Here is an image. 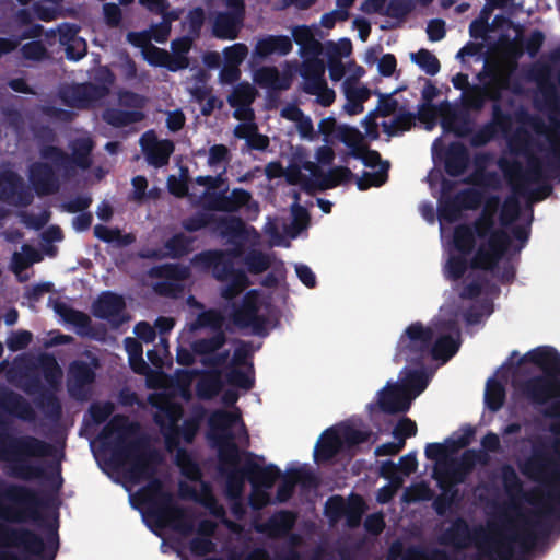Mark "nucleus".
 <instances>
[{
  "instance_id": "obj_47",
  "label": "nucleus",
  "mask_w": 560,
  "mask_h": 560,
  "mask_svg": "<svg viewBox=\"0 0 560 560\" xmlns=\"http://www.w3.org/2000/svg\"><path fill=\"white\" fill-rule=\"evenodd\" d=\"M150 275L155 278L165 279L167 281H185L191 276L189 266L177 262H166L153 267Z\"/></svg>"
},
{
  "instance_id": "obj_26",
  "label": "nucleus",
  "mask_w": 560,
  "mask_h": 560,
  "mask_svg": "<svg viewBox=\"0 0 560 560\" xmlns=\"http://www.w3.org/2000/svg\"><path fill=\"white\" fill-rule=\"evenodd\" d=\"M0 409L25 422H33L36 418V412L30 401L7 387L0 388Z\"/></svg>"
},
{
  "instance_id": "obj_7",
  "label": "nucleus",
  "mask_w": 560,
  "mask_h": 560,
  "mask_svg": "<svg viewBox=\"0 0 560 560\" xmlns=\"http://www.w3.org/2000/svg\"><path fill=\"white\" fill-rule=\"evenodd\" d=\"M49 494L25 485L0 479V520L23 523L40 518V509L49 505Z\"/></svg>"
},
{
  "instance_id": "obj_45",
  "label": "nucleus",
  "mask_w": 560,
  "mask_h": 560,
  "mask_svg": "<svg viewBox=\"0 0 560 560\" xmlns=\"http://www.w3.org/2000/svg\"><path fill=\"white\" fill-rule=\"evenodd\" d=\"M145 115L141 110H125L120 108H107L103 113V119L115 128L127 127L131 124L140 122Z\"/></svg>"
},
{
  "instance_id": "obj_20",
  "label": "nucleus",
  "mask_w": 560,
  "mask_h": 560,
  "mask_svg": "<svg viewBox=\"0 0 560 560\" xmlns=\"http://www.w3.org/2000/svg\"><path fill=\"white\" fill-rule=\"evenodd\" d=\"M23 388L27 394L39 393L36 405L47 419L57 421L61 418L62 406L59 398L43 386L37 375L28 376Z\"/></svg>"
},
{
  "instance_id": "obj_51",
  "label": "nucleus",
  "mask_w": 560,
  "mask_h": 560,
  "mask_svg": "<svg viewBox=\"0 0 560 560\" xmlns=\"http://www.w3.org/2000/svg\"><path fill=\"white\" fill-rule=\"evenodd\" d=\"M225 342L226 336L223 330H220L210 338H200L195 340L191 345V349L195 354L207 358L220 350Z\"/></svg>"
},
{
  "instance_id": "obj_39",
  "label": "nucleus",
  "mask_w": 560,
  "mask_h": 560,
  "mask_svg": "<svg viewBox=\"0 0 560 560\" xmlns=\"http://www.w3.org/2000/svg\"><path fill=\"white\" fill-rule=\"evenodd\" d=\"M478 80L482 84H478L479 88H483V95L488 101L493 103H500L502 100V92L505 88L502 78L497 71L489 69L483 70L477 75Z\"/></svg>"
},
{
  "instance_id": "obj_11",
  "label": "nucleus",
  "mask_w": 560,
  "mask_h": 560,
  "mask_svg": "<svg viewBox=\"0 0 560 560\" xmlns=\"http://www.w3.org/2000/svg\"><path fill=\"white\" fill-rule=\"evenodd\" d=\"M182 228L188 233H195L212 226L222 237L240 238L245 234V222L236 215H217L210 211H197L182 220Z\"/></svg>"
},
{
  "instance_id": "obj_43",
  "label": "nucleus",
  "mask_w": 560,
  "mask_h": 560,
  "mask_svg": "<svg viewBox=\"0 0 560 560\" xmlns=\"http://www.w3.org/2000/svg\"><path fill=\"white\" fill-rule=\"evenodd\" d=\"M314 176L318 177L319 190L332 189L341 184L350 182L355 175L347 166H335L327 173H313Z\"/></svg>"
},
{
  "instance_id": "obj_38",
  "label": "nucleus",
  "mask_w": 560,
  "mask_h": 560,
  "mask_svg": "<svg viewBox=\"0 0 560 560\" xmlns=\"http://www.w3.org/2000/svg\"><path fill=\"white\" fill-rule=\"evenodd\" d=\"M254 81L264 89L272 91L288 90L290 82L287 78L281 77L279 70L275 66H265L254 73Z\"/></svg>"
},
{
  "instance_id": "obj_40",
  "label": "nucleus",
  "mask_w": 560,
  "mask_h": 560,
  "mask_svg": "<svg viewBox=\"0 0 560 560\" xmlns=\"http://www.w3.org/2000/svg\"><path fill=\"white\" fill-rule=\"evenodd\" d=\"M78 28L68 26L61 34L60 40L66 45V57L68 60L79 61L88 54V44L85 39L77 35Z\"/></svg>"
},
{
  "instance_id": "obj_19",
  "label": "nucleus",
  "mask_w": 560,
  "mask_h": 560,
  "mask_svg": "<svg viewBox=\"0 0 560 560\" xmlns=\"http://www.w3.org/2000/svg\"><path fill=\"white\" fill-rule=\"evenodd\" d=\"M139 142L147 162L154 167L167 165L175 150V144L172 140H159L153 130L144 132Z\"/></svg>"
},
{
  "instance_id": "obj_52",
  "label": "nucleus",
  "mask_w": 560,
  "mask_h": 560,
  "mask_svg": "<svg viewBox=\"0 0 560 560\" xmlns=\"http://www.w3.org/2000/svg\"><path fill=\"white\" fill-rule=\"evenodd\" d=\"M417 115L411 112H399L390 124L384 121L382 124L383 130L389 137L401 135L410 130L416 124Z\"/></svg>"
},
{
  "instance_id": "obj_34",
  "label": "nucleus",
  "mask_w": 560,
  "mask_h": 560,
  "mask_svg": "<svg viewBox=\"0 0 560 560\" xmlns=\"http://www.w3.org/2000/svg\"><path fill=\"white\" fill-rule=\"evenodd\" d=\"M342 440L335 428L326 429L317 441L314 448V460L316 463L328 462L340 452Z\"/></svg>"
},
{
  "instance_id": "obj_22",
  "label": "nucleus",
  "mask_w": 560,
  "mask_h": 560,
  "mask_svg": "<svg viewBox=\"0 0 560 560\" xmlns=\"http://www.w3.org/2000/svg\"><path fill=\"white\" fill-rule=\"evenodd\" d=\"M238 422L242 424L245 438L248 439L247 429L242 421L241 415L221 409L213 411L208 419L210 439L213 442L220 440H235L232 428Z\"/></svg>"
},
{
  "instance_id": "obj_46",
  "label": "nucleus",
  "mask_w": 560,
  "mask_h": 560,
  "mask_svg": "<svg viewBox=\"0 0 560 560\" xmlns=\"http://www.w3.org/2000/svg\"><path fill=\"white\" fill-rule=\"evenodd\" d=\"M94 143L91 138L82 137L77 138L70 143L71 155L70 164L74 163L81 168H88L91 166L92 160L91 154L93 150Z\"/></svg>"
},
{
  "instance_id": "obj_8",
  "label": "nucleus",
  "mask_w": 560,
  "mask_h": 560,
  "mask_svg": "<svg viewBox=\"0 0 560 560\" xmlns=\"http://www.w3.org/2000/svg\"><path fill=\"white\" fill-rule=\"evenodd\" d=\"M470 226L476 238L483 241L471 259V268L493 272L511 246V236L495 228L488 215H478Z\"/></svg>"
},
{
  "instance_id": "obj_64",
  "label": "nucleus",
  "mask_w": 560,
  "mask_h": 560,
  "mask_svg": "<svg viewBox=\"0 0 560 560\" xmlns=\"http://www.w3.org/2000/svg\"><path fill=\"white\" fill-rule=\"evenodd\" d=\"M226 471V494L231 499H238L243 492L247 475L242 468L229 469Z\"/></svg>"
},
{
  "instance_id": "obj_9",
  "label": "nucleus",
  "mask_w": 560,
  "mask_h": 560,
  "mask_svg": "<svg viewBox=\"0 0 560 560\" xmlns=\"http://www.w3.org/2000/svg\"><path fill=\"white\" fill-rule=\"evenodd\" d=\"M434 330L421 322L411 323L401 334L394 355L396 363L406 362L416 368H423L430 357V347Z\"/></svg>"
},
{
  "instance_id": "obj_2",
  "label": "nucleus",
  "mask_w": 560,
  "mask_h": 560,
  "mask_svg": "<svg viewBox=\"0 0 560 560\" xmlns=\"http://www.w3.org/2000/svg\"><path fill=\"white\" fill-rule=\"evenodd\" d=\"M546 418L558 419L549 424L552 436H536L530 441V453L518 463L521 474L528 480L545 486L546 513L560 520V400L552 401L544 411Z\"/></svg>"
},
{
  "instance_id": "obj_5",
  "label": "nucleus",
  "mask_w": 560,
  "mask_h": 560,
  "mask_svg": "<svg viewBox=\"0 0 560 560\" xmlns=\"http://www.w3.org/2000/svg\"><path fill=\"white\" fill-rule=\"evenodd\" d=\"M525 363L537 366L541 374L524 380L517 386L521 395L532 405L544 406L550 399L560 400V353L552 347H537L516 363V368Z\"/></svg>"
},
{
  "instance_id": "obj_23",
  "label": "nucleus",
  "mask_w": 560,
  "mask_h": 560,
  "mask_svg": "<svg viewBox=\"0 0 560 560\" xmlns=\"http://www.w3.org/2000/svg\"><path fill=\"white\" fill-rule=\"evenodd\" d=\"M254 453H246L244 472L254 489H271L275 482L281 477L280 468L275 464L261 466L254 460Z\"/></svg>"
},
{
  "instance_id": "obj_12",
  "label": "nucleus",
  "mask_w": 560,
  "mask_h": 560,
  "mask_svg": "<svg viewBox=\"0 0 560 560\" xmlns=\"http://www.w3.org/2000/svg\"><path fill=\"white\" fill-rule=\"evenodd\" d=\"M259 310L258 292L250 290L245 293L238 305L233 306L231 319L236 327L252 328L255 336L266 337L268 335V318L260 315Z\"/></svg>"
},
{
  "instance_id": "obj_21",
  "label": "nucleus",
  "mask_w": 560,
  "mask_h": 560,
  "mask_svg": "<svg viewBox=\"0 0 560 560\" xmlns=\"http://www.w3.org/2000/svg\"><path fill=\"white\" fill-rule=\"evenodd\" d=\"M125 299L112 291L102 292L93 303V315L118 326L125 322Z\"/></svg>"
},
{
  "instance_id": "obj_54",
  "label": "nucleus",
  "mask_w": 560,
  "mask_h": 560,
  "mask_svg": "<svg viewBox=\"0 0 560 560\" xmlns=\"http://www.w3.org/2000/svg\"><path fill=\"white\" fill-rule=\"evenodd\" d=\"M166 526L172 527L174 530L183 535H190L195 529L191 515L180 505H178L172 514L165 518V527Z\"/></svg>"
},
{
  "instance_id": "obj_30",
  "label": "nucleus",
  "mask_w": 560,
  "mask_h": 560,
  "mask_svg": "<svg viewBox=\"0 0 560 560\" xmlns=\"http://www.w3.org/2000/svg\"><path fill=\"white\" fill-rule=\"evenodd\" d=\"M470 163L467 147L458 141L452 142L444 153V171L451 177L463 175Z\"/></svg>"
},
{
  "instance_id": "obj_60",
  "label": "nucleus",
  "mask_w": 560,
  "mask_h": 560,
  "mask_svg": "<svg viewBox=\"0 0 560 560\" xmlns=\"http://www.w3.org/2000/svg\"><path fill=\"white\" fill-rule=\"evenodd\" d=\"M389 163L385 162L376 172H364L357 178L359 190H366L371 187H381L388 180Z\"/></svg>"
},
{
  "instance_id": "obj_41",
  "label": "nucleus",
  "mask_w": 560,
  "mask_h": 560,
  "mask_svg": "<svg viewBox=\"0 0 560 560\" xmlns=\"http://www.w3.org/2000/svg\"><path fill=\"white\" fill-rule=\"evenodd\" d=\"M500 477L504 491L511 499H526L533 503L532 499L525 495L523 482L512 465L504 464L500 469Z\"/></svg>"
},
{
  "instance_id": "obj_56",
  "label": "nucleus",
  "mask_w": 560,
  "mask_h": 560,
  "mask_svg": "<svg viewBox=\"0 0 560 560\" xmlns=\"http://www.w3.org/2000/svg\"><path fill=\"white\" fill-rule=\"evenodd\" d=\"M454 246L463 255H469L476 246V236L470 225L462 224L454 230Z\"/></svg>"
},
{
  "instance_id": "obj_58",
  "label": "nucleus",
  "mask_w": 560,
  "mask_h": 560,
  "mask_svg": "<svg viewBox=\"0 0 560 560\" xmlns=\"http://www.w3.org/2000/svg\"><path fill=\"white\" fill-rule=\"evenodd\" d=\"M241 255V250L237 248L232 250H222V256L217 260V264L214 267H212V276L218 281H226L229 278V275L234 271V261L233 257H237Z\"/></svg>"
},
{
  "instance_id": "obj_31",
  "label": "nucleus",
  "mask_w": 560,
  "mask_h": 560,
  "mask_svg": "<svg viewBox=\"0 0 560 560\" xmlns=\"http://www.w3.org/2000/svg\"><path fill=\"white\" fill-rule=\"evenodd\" d=\"M292 39L287 35H266L258 39L253 56L266 59L271 55L287 56L292 51Z\"/></svg>"
},
{
  "instance_id": "obj_18",
  "label": "nucleus",
  "mask_w": 560,
  "mask_h": 560,
  "mask_svg": "<svg viewBox=\"0 0 560 560\" xmlns=\"http://www.w3.org/2000/svg\"><path fill=\"white\" fill-rule=\"evenodd\" d=\"M100 365L97 358H92V363L83 360H73L68 369V390L74 398L82 399L86 395V387L94 383L95 369Z\"/></svg>"
},
{
  "instance_id": "obj_55",
  "label": "nucleus",
  "mask_w": 560,
  "mask_h": 560,
  "mask_svg": "<svg viewBox=\"0 0 560 560\" xmlns=\"http://www.w3.org/2000/svg\"><path fill=\"white\" fill-rule=\"evenodd\" d=\"M475 434L476 430L470 424L462 427L459 433L455 432L442 443L446 447V456L468 446L474 440Z\"/></svg>"
},
{
  "instance_id": "obj_35",
  "label": "nucleus",
  "mask_w": 560,
  "mask_h": 560,
  "mask_svg": "<svg viewBox=\"0 0 560 560\" xmlns=\"http://www.w3.org/2000/svg\"><path fill=\"white\" fill-rule=\"evenodd\" d=\"M148 504V516L154 520L156 527H165V518L178 506L172 492L167 491Z\"/></svg>"
},
{
  "instance_id": "obj_48",
  "label": "nucleus",
  "mask_w": 560,
  "mask_h": 560,
  "mask_svg": "<svg viewBox=\"0 0 560 560\" xmlns=\"http://www.w3.org/2000/svg\"><path fill=\"white\" fill-rule=\"evenodd\" d=\"M459 341L451 335L440 336L434 343H431L430 355L434 360L448 361L459 350Z\"/></svg>"
},
{
  "instance_id": "obj_29",
  "label": "nucleus",
  "mask_w": 560,
  "mask_h": 560,
  "mask_svg": "<svg viewBox=\"0 0 560 560\" xmlns=\"http://www.w3.org/2000/svg\"><path fill=\"white\" fill-rule=\"evenodd\" d=\"M195 240V237L188 236L184 232L175 233L164 242L162 249H154L147 257L180 259L192 252Z\"/></svg>"
},
{
  "instance_id": "obj_17",
  "label": "nucleus",
  "mask_w": 560,
  "mask_h": 560,
  "mask_svg": "<svg viewBox=\"0 0 560 560\" xmlns=\"http://www.w3.org/2000/svg\"><path fill=\"white\" fill-rule=\"evenodd\" d=\"M0 200L25 208L32 205L34 195L18 173L8 171L0 175Z\"/></svg>"
},
{
  "instance_id": "obj_49",
  "label": "nucleus",
  "mask_w": 560,
  "mask_h": 560,
  "mask_svg": "<svg viewBox=\"0 0 560 560\" xmlns=\"http://www.w3.org/2000/svg\"><path fill=\"white\" fill-rule=\"evenodd\" d=\"M506 392L504 385L494 377L487 381L485 390V404L492 411H499L505 401Z\"/></svg>"
},
{
  "instance_id": "obj_1",
  "label": "nucleus",
  "mask_w": 560,
  "mask_h": 560,
  "mask_svg": "<svg viewBox=\"0 0 560 560\" xmlns=\"http://www.w3.org/2000/svg\"><path fill=\"white\" fill-rule=\"evenodd\" d=\"M550 517L557 520V514H548L546 509L536 512L534 517L524 520L525 527L521 532L495 541L483 526H470L464 517L458 516L442 533L440 544L452 546L457 550L468 549L475 545L482 555L488 557L495 555L498 560H514L515 549L513 544L517 542L520 545L522 553L529 552L535 547L539 537L547 538L550 535Z\"/></svg>"
},
{
  "instance_id": "obj_59",
  "label": "nucleus",
  "mask_w": 560,
  "mask_h": 560,
  "mask_svg": "<svg viewBox=\"0 0 560 560\" xmlns=\"http://www.w3.org/2000/svg\"><path fill=\"white\" fill-rule=\"evenodd\" d=\"M365 508L366 505L362 497L352 494L349 498L346 512L343 514L346 524L349 528H357L360 526Z\"/></svg>"
},
{
  "instance_id": "obj_6",
  "label": "nucleus",
  "mask_w": 560,
  "mask_h": 560,
  "mask_svg": "<svg viewBox=\"0 0 560 560\" xmlns=\"http://www.w3.org/2000/svg\"><path fill=\"white\" fill-rule=\"evenodd\" d=\"M509 147L512 153L526 158L527 168L517 160L500 159L498 165L514 190L525 194L528 183H538L544 177V162L534 153V147L541 150V145L528 130L518 128L509 139Z\"/></svg>"
},
{
  "instance_id": "obj_50",
  "label": "nucleus",
  "mask_w": 560,
  "mask_h": 560,
  "mask_svg": "<svg viewBox=\"0 0 560 560\" xmlns=\"http://www.w3.org/2000/svg\"><path fill=\"white\" fill-rule=\"evenodd\" d=\"M345 95L347 103L345 104L343 108L348 115L354 116L363 112V103L369 100L370 90L365 86H348L346 88Z\"/></svg>"
},
{
  "instance_id": "obj_61",
  "label": "nucleus",
  "mask_w": 560,
  "mask_h": 560,
  "mask_svg": "<svg viewBox=\"0 0 560 560\" xmlns=\"http://www.w3.org/2000/svg\"><path fill=\"white\" fill-rule=\"evenodd\" d=\"M401 560H454V558L441 548L410 547Z\"/></svg>"
},
{
  "instance_id": "obj_32",
  "label": "nucleus",
  "mask_w": 560,
  "mask_h": 560,
  "mask_svg": "<svg viewBox=\"0 0 560 560\" xmlns=\"http://www.w3.org/2000/svg\"><path fill=\"white\" fill-rule=\"evenodd\" d=\"M256 96L255 88L248 82H241L234 86L232 93L228 96V103L231 107L235 108L234 117L241 119V112L246 114L245 118L253 117V109L250 104Z\"/></svg>"
},
{
  "instance_id": "obj_24",
  "label": "nucleus",
  "mask_w": 560,
  "mask_h": 560,
  "mask_svg": "<svg viewBox=\"0 0 560 560\" xmlns=\"http://www.w3.org/2000/svg\"><path fill=\"white\" fill-rule=\"evenodd\" d=\"M411 398L407 395L406 388L397 383L388 382L387 385L378 392L377 406L380 410L387 415L406 412L410 408Z\"/></svg>"
},
{
  "instance_id": "obj_10",
  "label": "nucleus",
  "mask_w": 560,
  "mask_h": 560,
  "mask_svg": "<svg viewBox=\"0 0 560 560\" xmlns=\"http://www.w3.org/2000/svg\"><path fill=\"white\" fill-rule=\"evenodd\" d=\"M198 205L210 212L237 213L245 210L255 217L260 210L250 191L238 187L230 190L228 186L214 191L205 190L199 197Z\"/></svg>"
},
{
  "instance_id": "obj_14",
  "label": "nucleus",
  "mask_w": 560,
  "mask_h": 560,
  "mask_svg": "<svg viewBox=\"0 0 560 560\" xmlns=\"http://www.w3.org/2000/svg\"><path fill=\"white\" fill-rule=\"evenodd\" d=\"M108 94L105 85L91 82L73 84L59 91V98L68 107L85 109Z\"/></svg>"
},
{
  "instance_id": "obj_36",
  "label": "nucleus",
  "mask_w": 560,
  "mask_h": 560,
  "mask_svg": "<svg viewBox=\"0 0 560 560\" xmlns=\"http://www.w3.org/2000/svg\"><path fill=\"white\" fill-rule=\"evenodd\" d=\"M292 38L300 46L301 56H319L323 46L314 36L312 28L307 25H298L292 28Z\"/></svg>"
},
{
  "instance_id": "obj_16",
  "label": "nucleus",
  "mask_w": 560,
  "mask_h": 560,
  "mask_svg": "<svg viewBox=\"0 0 560 560\" xmlns=\"http://www.w3.org/2000/svg\"><path fill=\"white\" fill-rule=\"evenodd\" d=\"M199 430V421L196 418H187L183 425L178 424V448L176 454V463L182 468L183 474L190 480H198L201 476L197 463L191 458L189 453L180 447V440L186 443H192Z\"/></svg>"
},
{
  "instance_id": "obj_25",
  "label": "nucleus",
  "mask_w": 560,
  "mask_h": 560,
  "mask_svg": "<svg viewBox=\"0 0 560 560\" xmlns=\"http://www.w3.org/2000/svg\"><path fill=\"white\" fill-rule=\"evenodd\" d=\"M28 177L38 196L55 194L59 188L55 168L48 162H34L31 164Z\"/></svg>"
},
{
  "instance_id": "obj_13",
  "label": "nucleus",
  "mask_w": 560,
  "mask_h": 560,
  "mask_svg": "<svg viewBox=\"0 0 560 560\" xmlns=\"http://www.w3.org/2000/svg\"><path fill=\"white\" fill-rule=\"evenodd\" d=\"M184 416L183 407L177 402L167 401L158 407L153 420L159 425L167 451L178 448V423Z\"/></svg>"
},
{
  "instance_id": "obj_44",
  "label": "nucleus",
  "mask_w": 560,
  "mask_h": 560,
  "mask_svg": "<svg viewBox=\"0 0 560 560\" xmlns=\"http://www.w3.org/2000/svg\"><path fill=\"white\" fill-rule=\"evenodd\" d=\"M213 443L218 446L221 471L238 468L241 450L235 440H220Z\"/></svg>"
},
{
  "instance_id": "obj_28",
  "label": "nucleus",
  "mask_w": 560,
  "mask_h": 560,
  "mask_svg": "<svg viewBox=\"0 0 560 560\" xmlns=\"http://www.w3.org/2000/svg\"><path fill=\"white\" fill-rule=\"evenodd\" d=\"M296 522V514L289 510L275 512L265 523L256 526L258 533L272 539L285 538L291 534Z\"/></svg>"
},
{
  "instance_id": "obj_33",
  "label": "nucleus",
  "mask_w": 560,
  "mask_h": 560,
  "mask_svg": "<svg viewBox=\"0 0 560 560\" xmlns=\"http://www.w3.org/2000/svg\"><path fill=\"white\" fill-rule=\"evenodd\" d=\"M302 57L304 58L300 71V74L304 80L302 89L305 93L316 92L317 85L326 81L324 78L325 63L318 58V56Z\"/></svg>"
},
{
  "instance_id": "obj_4",
  "label": "nucleus",
  "mask_w": 560,
  "mask_h": 560,
  "mask_svg": "<svg viewBox=\"0 0 560 560\" xmlns=\"http://www.w3.org/2000/svg\"><path fill=\"white\" fill-rule=\"evenodd\" d=\"M133 424L125 415H114L107 424L102 429L100 439L106 441L114 434L117 439L113 443L110 463L118 467L127 460L130 467L127 470L128 478L133 482L149 479L156 475V467L161 463V456L155 450L139 453L140 442L129 441L125 439V434L132 429Z\"/></svg>"
},
{
  "instance_id": "obj_27",
  "label": "nucleus",
  "mask_w": 560,
  "mask_h": 560,
  "mask_svg": "<svg viewBox=\"0 0 560 560\" xmlns=\"http://www.w3.org/2000/svg\"><path fill=\"white\" fill-rule=\"evenodd\" d=\"M245 19L226 11H217L212 14L211 34L220 40H234L238 38Z\"/></svg>"
},
{
  "instance_id": "obj_42",
  "label": "nucleus",
  "mask_w": 560,
  "mask_h": 560,
  "mask_svg": "<svg viewBox=\"0 0 560 560\" xmlns=\"http://www.w3.org/2000/svg\"><path fill=\"white\" fill-rule=\"evenodd\" d=\"M55 312L61 316L65 322L75 326L80 334H86L91 330L92 320L86 313L75 310L65 302H57L55 304Z\"/></svg>"
},
{
  "instance_id": "obj_3",
  "label": "nucleus",
  "mask_w": 560,
  "mask_h": 560,
  "mask_svg": "<svg viewBox=\"0 0 560 560\" xmlns=\"http://www.w3.org/2000/svg\"><path fill=\"white\" fill-rule=\"evenodd\" d=\"M9 422L0 415V459L11 462L10 476L21 480L43 479L48 481L55 491L62 486L60 465L55 466V472L48 471L43 465L32 464L30 457H49L54 446L36 436H13L8 434Z\"/></svg>"
},
{
  "instance_id": "obj_37",
  "label": "nucleus",
  "mask_w": 560,
  "mask_h": 560,
  "mask_svg": "<svg viewBox=\"0 0 560 560\" xmlns=\"http://www.w3.org/2000/svg\"><path fill=\"white\" fill-rule=\"evenodd\" d=\"M314 481L315 477L312 472L302 468L291 469L277 489V499L280 502H285L293 495L298 482L312 483Z\"/></svg>"
},
{
  "instance_id": "obj_53",
  "label": "nucleus",
  "mask_w": 560,
  "mask_h": 560,
  "mask_svg": "<svg viewBox=\"0 0 560 560\" xmlns=\"http://www.w3.org/2000/svg\"><path fill=\"white\" fill-rule=\"evenodd\" d=\"M246 270L252 275H260L271 266L270 255L259 249H250L243 257Z\"/></svg>"
},
{
  "instance_id": "obj_62",
  "label": "nucleus",
  "mask_w": 560,
  "mask_h": 560,
  "mask_svg": "<svg viewBox=\"0 0 560 560\" xmlns=\"http://www.w3.org/2000/svg\"><path fill=\"white\" fill-rule=\"evenodd\" d=\"M335 139L350 148V152L359 151L365 144L363 133L358 128L349 125H340Z\"/></svg>"
},
{
  "instance_id": "obj_15",
  "label": "nucleus",
  "mask_w": 560,
  "mask_h": 560,
  "mask_svg": "<svg viewBox=\"0 0 560 560\" xmlns=\"http://www.w3.org/2000/svg\"><path fill=\"white\" fill-rule=\"evenodd\" d=\"M32 132L43 160L50 162L57 167L67 168L70 165L69 154L54 144L57 142L58 137L49 125L34 126Z\"/></svg>"
},
{
  "instance_id": "obj_63",
  "label": "nucleus",
  "mask_w": 560,
  "mask_h": 560,
  "mask_svg": "<svg viewBox=\"0 0 560 560\" xmlns=\"http://www.w3.org/2000/svg\"><path fill=\"white\" fill-rule=\"evenodd\" d=\"M410 58L429 75H435L441 69V63L438 57L425 48H421L417 52H412Z\"/></svg>"
},
{
  "instance_id": "obj_57",
  "label": "nucleus",
  "mask_w": 560,
  "mask_h": 560,
  "mask_svg": "<svg viewBox=\"0 0 560 560\" xmlns=\"http://www.w3.org/2000/svg\"><path fill=\"white\" fill-rule=\"evenodd\" d=\"M39 369L45 381L51 386L57 387L62 377V371L51 354H43L39 358Z\"/></svg>"
}]
</instances>
